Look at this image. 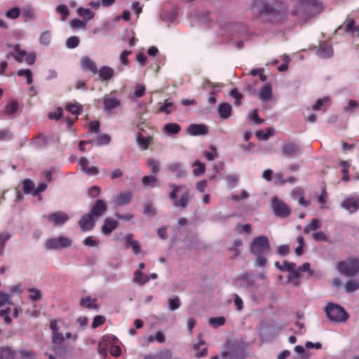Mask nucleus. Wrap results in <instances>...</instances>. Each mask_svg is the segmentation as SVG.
<instances>
[{"label": "nucleus", "mask_w": 359, "mask_h": 359, "mask_svg": "<svg viewBox=\"0 0 359 359\" xmlns=\"http://www.w3.org/2000/svg\"><path fill=\"white\" fill-rule=\"evenodd\" d=\"M250 10L255 19L261 18L266 22L278 21L285 14L283 4L277 0H252Z\"/></svg>", "instance_id": "f257e3e1"}, {"label": "nucleus", "mask_w": 359, "mask_h": 359, "mask_svg": "<svg viewBox=\"0 0 359 359\" xmlns=\"http://www.w3.org/2000/svg\"><path fill=\"white\" fill-rule=\"evenodd\" d=\"M323 9L318 0H299L291 14L300 23L306 22L311 18L319 14Z\"/></svg>", "instance_id": "f03ea898"}, {"label": "nucleus", "mask_w": 359, "mask_h": 359, "mask_svg": "<svg viewBox=\"0 0 359 359\" xmlns=\"http://www.w3.org/2000/svg\"><path fill=\"white\" fill-rule=\"evenodd\" d=\"M281 271H287L290 272L287 276V282L292 284L293 286H298L300 283L299 278L301 273L307 272L308 276L311 277L314 276V271L311 269L309 263H304L301 266L296 269V264L294 262H290L288 261H284L281 267Z\"/></svg>", "instance_id": "7ed1b4c3"}, {"label": "nucleus", "mask_w": 359, "mask_h": 359, "mask_svg": "<svg viewBox=\"0 0 359 359\" xmlns=\"http://www.w3.org/2000/svg\"><path fill=\"white\" fill-rule=\"evenodd\" d=\"M169 187L172 189L169 194V198L172 201L173 205L182 209L186 208L190 199L188 188L175 184H170Z\"/></svg>", "instance_id": "20e7f679"}, {"label": "nucleus", "mask_w": 359, "mask_h": 359, "mask_svg": "<svg viewBox=\"0 0 359 359\" xmlns=\"http://www.w3.org/2000/svg\"><path fill=\"white\" fill-rule=\"evenodd\" d=\"M325 311L327 318L332 321L345 322L348 318V314L344 309L336 304H327Z\"/></svg>", "instance_id": "39448f33"}, {"label": "nucleus", "mask_w": 359, "mask_h": 359, "mask_svg": "<svg viewBox=\"0 0 359 359\" xmlns=\"http://www.w3.org/2000/svg\"><path fill=\"white\" fill-rule=\"evenodd\" d=\"M49 327L51 330L52 350L57 354L60 353L62 349V344L65 341V337L59 330L57 320L52 319L50 321Z\"/></svg>", "instance_id": "423d86ee"}, {"label": "nucleus", "mask_w": 359, "mask_h": 359, "mask_svg": "<svg viewBox=\"0 0 359 359\" xmlns=\"http://www.w3.org/2000/svg\"><path fill=\"white\" fill-rule=\"evenodd\" d=\"M337 269L345 276H355L359 272V259L353 258L339 262L337 264Z\"/></svg>", "instance_id": "0eeeda50"}, {"label": "nucleus", "mask_w": 359, "mask_h": 359, "mask_svg": "<svg viewBox=\"0 0 359 359\" xmlns=\"http://www.w3.org/2000/svg\"><path fill=\"white\" fill-rule=\"evenodd\" d=\"M250 252L253 255H265L270 251V243L265 236L255 237L250 244Z\"/></svg>", "instance_id": "6e6552de"}, {"label": "nucleus", "mask_w": 359, "mask_h": 359, "mask_svg": "<svg viewBox=\"0 0 359 359\" xmlns=\"http://www.w3.org/2000/svg\"><path fill=\"white\" fill-rule=\"evenodd\" d=\"M271 208L275 215L279 217H286L291 212L290 208L277 196L272 197Z\"/></svg>", "instance_id": "1a4fd4ad"}, {"label": "nucleus", "mask_w": 359, "mask_h": 359, "mask_svg": "<svg viewBox=\"0 0 359 359\" xmlns=\"http://www.w3.org/2000/svg\"><path fill=\"white\" fill-rule=\"evenodd\" d=\"M72 241L67 237L59 236L46 240L45 247L47 250H56L60 248H68L72 245Z\"/></svg>", "instance_id": "9d476101"}, {"label": "nucleus", "mask_w": 359, "mask_h": 359, "mask_svg": "<svg viewBox=\"0 0 359 359\" xmlns=\"http://www.w3.org/2000/svg\"><path fill=\"white\" fill-rule=\"evenodd\" d=\"M46 219L53 223L54 226H62L65 224L69 219V215L62 212H55L45 216Z\"/></svg>", "instance_id": "9b49d317"}, {"label": "nucleus", "mask_w": 359, "mask_h": 359, "mask_svg": "<svg viewBox=\"0 0 359 359\" xmlns=\"http://www.w3.org/2000/svg\"><path fill=\"white\" fill-rule=\"evenodd\" d=\"M107 210V205L102 199H97L91 208L90 214L93 217H101Z\"/></svg>", "instance_id": "f8f14e48"}, {"label": "nucleus", "mask_w": 359, "mask_h": 359, "mask_svg": "<svg viewBox=\"0 0 359 359\" xmlns=\"http://www.w3.org/2000/svg\"><path fill=\"white\" fill-rule=\"evenodd\" d=\"M80 66L83 71L90 72L93 74H96L98 72L95 62L88 56H84L81 59Z\"/></svg>", "instance_id": "ddd939ff"}, {"label": "nucleus", "mask_w": 359, "mask_h": 359, "mask_svg": "<svg viewBox=\"0 0 359 359\" xmlns=\"http://www.w3.org/2000/svg\"><path fill=\"white\" fill-rule=\"evenodd\" d=\"M187 133L192 136L205 135L208 133V128L204 124H190L187 128Z\"/></svg>", "instance_id": "4468645a"}, {"label": "nucleus", "mask_w": 359, "mask_h": 359, "mask_svg": "<svg viewBox=\"0 0 359 359\" xmlns=\"http://www.w3.org/2000/svg\"><path fill=\"white\" fill-rule=\"evenodd\" d=\"M93 217L90 214L83 215L79 222V225L83 231H88L95 226Z\"/></svg>", "instance_id": "2eb2a0df"}, {"label": "nucleus", "mask_w": 359, "mask_h": 359, "mask_svg": "<svg viewBox=\"0 0 359 359\" xmlns=\"http://www.w3.org/2000/svg\"><path fill=\"white\" fill-rule=\"evenodd\" d=\"M341 206L350 213H353L359 209V198L355 197L347 198L342 201Z\"/></svg>", "instance_id": "dca6fc26"}, {"label": "nucleus", "mask_w": 359, "mask_h": 359, "mask_svg": "<svg viewBox=\"0 0 359 359\" xmlns=\"http://www.w3.org/2000/svg\"><path fill=\"white\" fill-rule=\"evenodd\" d=\"M118 226V221L111 217H107L104 221L103 225L101 226V231L104 235H109L115 230Z\"/></svg>", "instance_id": "f3484780"}, {"label": "nucleus", "mask_w": 359, "mask_h": 359, "mask_svg": "<svg viewBox=\"0 0 359 359\" xmlns=\"http://www.w3.org/2000/svg\"><path fill=\"white\" fill-rule=\"evenodd\" d=\"M79 163L81 167V170L88 175H95L99 173V168L97 167H88V161L85 157L79 158Z\"/></svg>", "instance_id": "a211bd4d"}, {"label": "nucleus", "mask_w": 359, "mask_h": 359, "mask_svg": "<svg viewBox=\"0 0 359 359\" xmlns=\"http://www.w3.org/2000/svg\"><path fill=\"white\" fill-rule=\"evenodd\" d=\"M300 151V147L294 142H287L284 144L282 149L283 155L286 156H294Z\"/></svg>", "instance_id": "6ab92c4d"}, {"label": "nucleus", "mask_w": 359, "mask_h": 359, "mask_svg": "<svg viewBox=\"0 0 359 359\" xmlns=\"http://www.w3.org/2000/svg\"><path fill=\"white\" fill-rule=\"evenodd\" d=\"M97 74H98L101 81H108L114 76V70L109 66H102L98 69Z\"/></svg>", "instance_id": "aec40b11"}, {"label": "nucleus", "mask_w": 359, "mask_h": 359, "mask_svg": "<svg viewBox=\"0 0 359 359\" xmlns=\"http://www.w3.org/2000/svg\"><path fill=\"white\" fill-rule=\"evenodd\" d=\"M217 111L221 118L227 119L231 116L232 107L227 102H222L218 105Z\"/></svg>", "instance_id": "412c9836"}, {"label": "nucleus", "mask_w": 359, "mask_h": 359, "mask_svg": "<svg viewBox=\"0 0 359 359\" xmlns=\"http://www.w3.org/2000/svg\"><path fill=\"white\" fill-rule=\"evenodd\" d=\"M259 98L262 102L271 100L272 97V86L269 83H265L259 91Z\"/></svg>", "instance_id": "4be33fe9"}, {"label": "nucleus", "mask_w": 359, "mask_h": 359, "mask_svg": "<svg viewBox=\"0 0 359 359\" xmlns=\"http://www.w3.org/2000/svg\"><path fill=\"white\" fill-rule=\"evenodd\" d=\"M162 130L167 135H174L181 131V126L177 123H168L163 126Z\"/></svg>", "instance_id": "5701e85b"}, {"label": "nucleus", "mask_w": 359, "mask_h": 359, "mask_svg": "<svg viewBox=\"0 0 359 359\" xmlns=\"http://www.w3.org/2000/svg\"><path fill=\"white\" fill-rule=\"evenodd\" d=\"M170 172L175 175L177 178H182L186 176V171L183 169L182 165L180 163L175 162L170 163L168 166Z\"/></svg>", "instance_id": "b1692460"}, {"label": "nucleus", "mask_w": 359, "mask_h": 359, "mask_svg": "<svg viewBox=\"0 0 359 359\" xmlns=\"http://www.w3.org/2000/svg\"><path fill=\"white\" fill-rule=\"evenodd\" d=\"M111 341L114 342L115 341H118V339L115 337H113L111 340V337H107V339L104 338L103 341L99 344L98 353L102 355L104 358L107 356L108 345L111 344Z\"/></svg>", "instance_id": "393cba45"}, {"label": "nucleus", "mask_w": 359, "mask_h": 359, "mask_svg": "<svg viewBox=\"0 0 359 359\" xmlns=\"http://www.w3.org/2000/svg\"><path fill=\"white\" fill-rule=\"evenodd\" d=\"M126 245L127 247H130L135 255H138L140 252V245L137 241L133 239L132 233L126 236Z\"/></svg>", "instance_id": "a878e982"}, {"label": "nucleus", "mask_w": 359, "mask_h": 359, "mask_svg": "<svg viewBox=\"0 0 359 359\" xmlns=\"http://www.w3.org/2000/svg\"><path fill=\"white\" fill-rule=\"evenodd\" d=\"M132 199V194L129 191L122 192L118 194L114 202L117 205H125L128 204Z\"/></svg>", "instance_id": "bb28decb"}, {"label": "nucleus", "mask_w": 359, "mask_h": 359, "mask_svg": "<svg viewBox=\"0 0 359 359\" xmlns=\"http://www.w3.org/2000/svg\"><path fill=\"white\" fill-rule=\"evenodd\" d=\"M318 55L323 58H327L332 55L333 54V50L332 47L330 45L328 44H321L320 45L318 50H317Z\"/></svg>", "instance_id": "cd10ccee"}, {"label": "nucleus", "mask_w": 359, "mask_h": 359, "mask_svg": "<svg viewBox=\"0 0 359 359\" xmlns=\"http://www.w3.org/2000/svg\"><path fill=\"white\" fill-rule=\"evenodd\" d=\"M103 104L104 109L107 111H111L116 107H118L121 104L120 100L116 97H104L103 100Z\"/></svg>", "instance_id": "c85d7f7f"}, {"label": "nucleus", "mask_w": 359, "mask_h": 359, "mask_svg": "<svg viewBox=\"0 0 359 359\" xmlns=\"http://www.w3.org/2000/svg\"><path fill=\"white\" fill-rule=\"evenodd\" d=\"M80 305L88 309H99V306L96 303V299H92L90 297H86L81 299Z\"/></svg>", "instance_id": "c756f323"}, {"label": "nucleus", "mask_w": 359, "mask_h": 359, "mask_svg": "<svg viewBox=\"0 0 359 359\" xmlns=\"http://www.w3.org/2000/svg\"><path fill=\"white\" fill-rule=\"evenodd\" d=\"M18 109L19 104L18 102L15 100H12L6 104L4 113L7 116H11L17 113Z\"/></svg>", "instance_id": "7c9ffc66"}, {"label": "nucleus", "mask_w": 359, "mask_h": 359, "mask_svg": "<svg viewBox=\"0 0 359 359\" xmlns=\"http://www.w3.org/2000/svg\"><path fill=\"white\" fill-rule=\"evenodd\" d=\"M149 281V278L147 275L144 274L140 270H136L133 274V282L143 285Z\"/></svg>", "instance_id": "2f4dec72"}, {"label": "nucleus", "mask_w": 359, "mask_h": 359, "mask_svg": "<svg viewBox=\"0 0 359 359\" xmlns=\"http://www.w3.org/2000/svg\"><path fill=\"white\" fill-rule=\"evenodd\" d=\"M14 50V53L7 54L6 58L8 59L10 56H13L16 61L18 62H22L23 61V58L26 55V52L25 50H20L18 45L15 46Z\"/></svg>", "instance_id": "473e14b6"}, {"label": "nucleus", "mask_w": 359, "mask_h": 359, "mask_svg": "<svg viewBox=\"0 0 359 359\" xmlns=\"http://www.w3.org/2000/svg\"><path fill=\"white\" fill-rule=\"evenodd\" d=\"M66 109L71 114L77 116L82 113L83 106L78 102H69L67 104Z\"/></svg>", "instance_id": "72a5a7b5"}, {"label": "nucleus", "mask_w": 359, "mask_h": 359, "mask_svg": "<svg viewBox=\"0 0 359 359\" xmlns=\"http://www.w3.org/2000/svg\"><path fill=\"white\" fill-rule=\"evenodd\" d=\"M205 342L203 340H200L198 344H195L193 346L194 349L196 351L195 356L197 358L206 356L208 354V348L207 347H204L202 349H200V346L201 345H204Z\"/></svg>", "instance_id": "f704fd0d"}, {"label": "nucleus", "mask_w": 359, "mask_h": 359, "mask_svg": "<svg viewBox=\"0 0 359 359\" xmlns=\"http://www.w3.org/2000/svg\"><path fill=\"white\" fill-rule=\"evenodd\" d=\"M175 107L172 102L165 100L161 106L157 110L158 113H163L165 114H170L175 111Z\"/></svg>", "instance_id": "c9c22d12"}, {"label": "nucleus", "mask_w": 359, "mask_h": 359, "mask_svg": "<svg viewBox=\"0 0 359 359\" xmlns=\"http://www.w3.org/2000/svg\"><path fill=\"white\" fill-rule=\"evenodd\" d=\"M11 238V234L9 232L4 231L0 233V256L4 255L6 244Z\"/></svg>", "instance_id": "e433bc0d"}, {"label": "nucleus", "mask_w": 359, "mask_h": 359, "mask_svg": "<svg viewBox=\"0 0 359 359\" xmlns=\"http://www.w3.org/2000/svg\"><path fill=\"white\" fill-rule=\"evenodd\" d=\"M274 130L272 128H267L266 131L259 130L256 131L255 135L260 140H267L270 136L273 135Z\"/></svg>", "instance_id": "4c0bfd02"}, {"label": "nucleus", "mask_w": 359, "mask_h": 359, "mask_svg": "<svg viewBox=\"0 0 359 359\" xmlns=\"http://www.w3.org/2000/svg\"><path fill=\"white\" fill-rule=\"evenodd\" d=\"M321 226L320 222L318 219L314 218L311 223L305 226L304 229V233H309L311 231H316Z\"/></svg>", "instance_id": "58836bf2"}, {"label": "nucleus", "mask_w": 359, "mask_h": 359, "mask_svg": "<svg viewBox=\"0 0 359 359\" xmlns=\"http://www.w3.org/2000/svg\"><path fill=\"white\" fill-rule=\"evenodd\" d=\"M193 167H196L193 170V174L195 176H200L203 175L205 171V165L201 163L200 161H196L192 165Z\"/></svg>", "instance_id": "ea45409f"}, {"label": "nucleus", "mask_w": 359, "mask_h": 359, "mask_svg": "<svg viewBox=\"0 0 359 359\" xmlns=\"http://www.w3.org/2000/svg\"><path fill=\"white\" fill-rule=\"evenodd\" d=\"M345 290L348 293H351L359 289V281L355 280H349L345 284Z\"/></svg>", "instance_id": "a19ab883"}, {"label": "nucleus", "mask_w": 359, "mask_h": 359, "mask_svg": "<svg viewBox=\"0 0 359 359\" xmlns=\"http://www.w3.org/2000/svg\"><path fill=\"white\" fill-rule=\"evenodd\" d=\"M151 138L150 137H145L139 134L137 137V142L143 149H147L151 144Z\"/></svg>", "instance_id": "79ce46f5"}, {"label": "nucleus", "mask_w": 359, "mask_h": 359, "mask_svg": "<svg viewBox=\"0 0 359 359\" xmlns=\"http://www.w3.org/2000/svg\"><path fill=\"white\" fill-rule=\"evenodd\" d=\"M17 74L19 76H25L27 79V83L28 85H31L33 82L32 79V72L30 69H19L17 72Z\"/></svg>", "instance_id": "37998d69"}, {"label": "nucleus", "mask_w": 359, "mask_h": 359, "mask_svg": "<svg viewBox=\"0 0 359 359\" xmlns=\"http://www.w3.org/2000/svg\"><path fill=\"white\" fill-rule=\"evenodd\" d=\"M77 13L79 16L86 18L88 20H92L95 16V13L90 9L82 7L78 8Z\"/></svg>", "instance_id": "c03bdc74"}, {"label": "nucleus", "mask_w": 359, "mask_h": 359, "mask_svg": "<svg viewBox=\"0 0 359 359\" xmlns=\"http://www.w3.org/2000/svg\"><path fill=\"white\" fill-rule=\"evenodd\" d=\"M28 292L29 293V298L32 302L39 301L42 297L41 291L36 288H29Z\"/></svg>", "instance_id": "a18cd8bd"}, {"label": "nucleus", "mask_w": 359, "mask_h": 359, "mask_svg": "<svg viewBox=\"0 0 359 359\" xmlns=\"http://www.w3.org/2000/svg\"><path fill=\"white\" fill-rule=\"evenodd\" d=\"M11 311V309L9 307L0 310V317L4 318V323L7 325H11L12 323V319L10 317Z\"/></svg>", "instance_id": "49530a36"}, {"label": "nucleus", "mask_w": 359, "mask_h": 359, "mask_svg": "<svg viewBox=\"0 0 359 359\" xmlns=\"http://www.w3.org/2000/svg\"><path fill=\"white\" fill-rule=\"evenodd\" d=\"M20 9L18 7L12 8L8 10L5 13L6 17L11 20L17 19L20 16Z\"/></svg>", "instance_id": "de8ad7c7"}, {"label": "nucleus", "mask_w": 359, "mask_h": 359, "mask_svg": "<svg viewBox=\"0 0 359 359\" xmlns=\"http://www.w3.org/2000/svg\"><path fill=\"white\" fill-rule=\"evenodd\" d=\"M330 98L328 97H325L321 99L317 100L316 103L312 106V109L317 111V110H321L323 109V106L325 104L330 103Z\"/></svg>", "instance_id": "09e8293b"}, {"label": "nucleus", "mask_w": 359, "mask_h": 359, "mask_svg": "<svg viewBox=\"0 0 359 359\" xmlns=\"http://www.w3.org/2000/svg\"><path fill=\"white\" fill-rule=\"evenodd\" d=\"M111 141V137L107 134H102L95 140V144L98 146L108 144Z\"/></svg>", "instance_id": "8fccbe9b"}, {"label": "nucleus", "mask_w": 359, "mask_h": 359, "mask_svg": "<svg viewBox=\"0 0 359 359\" xmlns=\"http://www.w3.org/2000/svg\"><path fill=\"white\" fill-rule=\"evenodd\" d=\"M56 11L61 15V20H65L69 15V11L67 6L60 4L57 6Z\"/></svg>", "instance_id": "3c124183"}, {"label": "nucleus", "mask_w": 359, "mask_h": 359, "mask_svg": "<svg viewBox=\"0 0 359 359\" xmlns=\"http://www.w3.org/2000/svg\"><path fill=\"white\" fill-rule=\"evenodd\" d=\"M22 184H23V191L25 194H29L32 191L34 192V184L31 180H29V179L24 180L22 182Z\"/></svg>", "instance_id": "603ef678"}, {"label": "nucleus", "mask_w": 359, "mask_h": 359, "mask_svg": "<svg viewBox=\"0 0 359 359\" xmlns=\"http://www.w3.org/2000/svg\"><path fill=\"white\" fill-rule=\"evenodd\" d=\"M222 358L223 359H243V357L235 351L222 352Z\"/></svg>", "instance_id": "864d4df0"}, {"label": "nucleus", "mask_w": 359, "mask_h": 359, "mask_svg": "<svg viewBox=\"0 0 359 359\" xmlns=\"http://www.w3.org/2000/svg\"><path fill=\"white\" fill-rule=\"evenodd\" d=\"M230 95L235 99L234 104L236 106H239L241 104V99L243 98V95L238 90L237 88H233L230 91Z\"/></svg>", "instance_id": "5fc2aeb1"}, {"label": "nucleus", "mask_w": 359, "mask_h": 359, "mask_svg": "<svg viewBox=\"0 0 359 359\" xmlns=\"http://www.w3.org/2000/svg\"><path fill=\"white\" fill-rule=\"evenodd\" d=\"M11 296L8 294L0 292V308L6 304H12Z\"/></svg>", "instance_id": "6e6d98bb"}, {"label": "nucleus", "mask_w": 359, "mask_h": 359, "mask_svg": "<svg viewBox=\"0 0 359 359\" xmlns=\"http://www.w3.org/2000/svg\"><path fill=\"white\" fill-rule=\"evenodd\" d=\"M51 41V34L49 31L43 32L40 38H39V42L41 44L44 46H48Z\"/></svg>", "instance_id": "4d7b16f0"}, {"label": "nucleus", "mask_w": 359, "mask_h": 359, "mask_svg": "<svg viewBox=\"0 0 359 359\" xmlns=\"http://www.w3.org/2000/svg\"><path fill=\"white\" fill-rule=\"evenodd\" d=\"M181 305L180 299L178 297L170 298L168 299V307L170 311H175L180 308Z\"/></svg>", "instance_id": "13d9d810"}, {"label": "nucleus", "mask_w": 359, "mask_h": 359, "mask_svg": "<svg viewBox=\"0 0 359 359\" xmlns=\"http://www.w3.org/2000/svg\"><path fill=\"white\" fill-rule=\"evenodd\" d=\"M1 359H13L14 353L9 348H2L0 351Z\"/></svg>", "instance_id": "bf43d9fd"}, {"label": "nucleus", "mask_w": 359, "mask_h": 359, "mask_svg": "<svg viewBox=\"0 0 359 359\" xmlns=\"http://www.w3.org/2000/svg\"><path fill=\"white\" fill-rule=\"evenodd\" d=\"M79 44V39L76 36L69 37L66 41V46L69 48H74Z\"/></svg>", "instance_id": "052dcab7"}, {"label": "nucleus", "mask_w": 359, "mask_h": 359, "mask_svg": "<svg viewBox=\"0 0 359 359\" xmlns=\"http://www.w3.org/2000/svg\"><path fill=\"white\" fill-rule=\"evenodd\" d=\"M105 317L103 316L97 315L94 317L93 323L91 324V327L93 329H95L99 326L103 325L105 323Z\"/></svg>", "instance_id": "680f3d73"}, {"label": "nucleus", "mask_w": 359, "mask_h": 359, "mask_svg": "<svg viewBox=\"0 0 359 359\" xmlns=\"http://www.w3.org/2000/svg\"><path fill=\"white\" fill-rule=\"evenodd\" d=\"M147 165L151 168V172L152 173L156 174L159 171V163L155 159L149 158L147 161Z\"/></svg>", "instance_id": "e2e57ef3"}, {"label": "nucleus", "mask_w": 359, "mask_h": 359, "mask_svg": "<svg viewBox=\"0 0 359 359\" xmlns=\"http://www.w3.org/2000/svg\"><path fill=\"white\" fill-rule=\"evenodd\" d=\"M249 118L257 125L262 124L264 122V120L259 116L258 111L257 109H254L250 113Z\"/></svg>", "instance_id": "0e129e2a"}, {"label": "nucleus", "mask_w": 359, "mask_h": 359, "mask_svg": "<svg viewBox=\"0 0 359 359\" xmlns=\"http://www.w3.org/2000/svg\"><path fill=\"white\" fill-rule=\"evenodd\" d=\"M225 318L224 317H217V318H211L209 320V323L213 327H219L223 325L225 323Z\"/></svg>", "instance_id": "69168bd1"}, {"label": "nucleus", "mask_w": 359, "mask_h": 359, "mask_svg": "<svg viewBox=\"0 0 359 359\" xmlns=\"http://www.w3.org/2000/svg\"><path fill=\"white\" fill-rule=\"evenodd\" d=\"M145 93V87L141 84H137L135 86V90L134 92L133 96L136 98H140L144 95Z\"/></svg>", "instance_id": "338daca9"}, {"label": "nucleus", "mask_w": 359, "mask_h": 359, "mask_svg": "<svg viewBox=\"0 0 359 359\" xmlns=\"http://www.w3.org/2000/svg\"><path fill=\"white\" fill-rule=\"evenodd\" d=\"M161 359H180L175 357L170 350L164 349L161 351Z\"/></svg>", "instance_id": "774afa93"}]
</instances>
